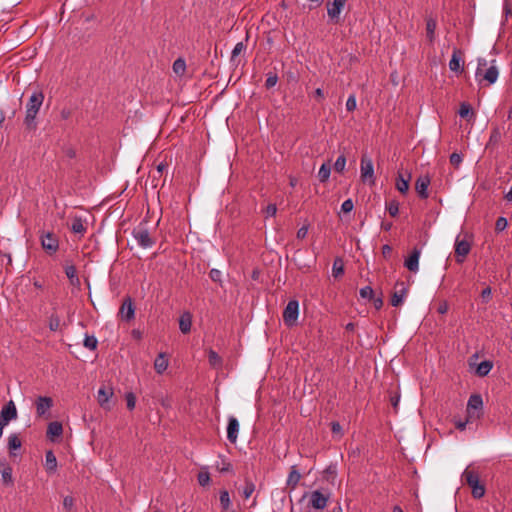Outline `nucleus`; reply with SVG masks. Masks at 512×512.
Segmentation results:
<instances>
[{
	"label": "nucleus",
	"mask_w": 512,
	"mask_h": 512,
	"mask_svg": "<svg viewBox=\"0 0 512 512\" xmlns=\"http://www.w3.org/2000/svg\"><path fill=\"white\" fill-rule=\"evenodd\" d=\"M473 420H474L473 418H469V415H467L465 421L455 420L454 423H455V426L457 429H459L460 431H463L465 429L466 425Z\"/></svg>",
	"instance_id": "13d9d810"
},
{
	"label": "nucleus",
	"mask_w": 512,
	"mask_h": 512,
	"mask_svg": "<svg viewBox=\"0 0 512 512\" xmlns=\"http://www.w3.org/2000/svg\"><path fill=\"white\" fill-rule=\"evenodd\" d=\"M209 277L214 282H221V271L218 269H211L209 272Z\"/></svg>",
	"instance_id": "bf43d9fd"
},
{
	"label": "nucleus",
	"mask_w": 512,
	"mask_h": 512,
	"mask_svg": "<svg viewBox=\"0 0 512 512\" xmlns=\"http://www.w3.org/2000/svg\"><path fill=\"white\" fill-rule=\"evenodd\" d=\"M45 469L48 473H54L57 469V459L52 450L45 454Z\"/></svg>",
	"instance_id": "b1692460"
},
{
	"label": "nucleus",
	"mask_w": 512,
	"mask_h": 512,
	"mask_svg": "<svg viewBox=\"0 0 512 512\" xmlns=\"http://www.w3.org/2000/svg\"><path fill=\"white\" fill-rule=\"evenodd\" d=\"M254 491H255V484L251 480L246 479L245 486L243 488V497L245 499H248L253 494Z\"/></svg>",
	"instance_id": "ea45409f"
},
{
	"label": "nucleus",
	"mask_w": 512,
	"mask_h": 512,
	"mask_svg": "<svg viewBox=\"0 0 512 512\" xmlns=\"http://www.w3.org/2000/svg\"><path fill=\"white\" fill-rule=\"evenodd\" d=\"M471 491H472V495L474 498L480 499L485 494V486L480 483L477 486H474L473 488H471Z\"/></svg>",
	"instance_id": "c03bdc74"
},
{
	"label": "nucleus",
	"mask_w": 512,
	"mask_h": 512,
	"mask_svg": "<svg viewBox=\"0 0 512 512\" xmlns=\"http://www.w3.org/2000/svg\"><path fill=\"white\" fill-rule=\"evenodd\" d=\"M410 174H408L407 178L404 177L402 173H398V177L396 178V189L402 193L406 194L409 190V182H410Z\"/></svg>",
	"instance_id": "5701e85b"
},
{
	"label": "nucleus",
	"mask_w": 512,
	"mask_h": 512,
	"mask_svg": "<svg viewBox=\"0 0 512 512\" xmlns=\"http://www.w3.org/2000/svg\"><path fill=\"white\" fill-rule=\"evenodd\" d=\"M487 62L485 59H479L478 67L476 70V78L481 82L482 80L487 81L488 85H491L496 82L499 71L497 66L495 65V60L491 62V65L483 72L482 67H485Z\"/></svg>",
	"instance_id": "7ed1b4c3"
},
{
	"label": "nucleus",
	"mask_w": 512,
	"mask_h": 512,
	"mask_svg": "<svg viewBox=\"0 0 512 512\" xmlns=\"http://www.w3.org/2000/svg\"><path fill=\"white\" fill-rule=\"evenodd\" d=\"M17 409L12 400H10L1 410L0 412V420L6 424H8L11 420H15L17 418Z\"/></svg>",
	"instance_id": "f8f14e48"
},
{
	"label": "nucleus",
	"mask_w": 512,
	"mask_h": 512,
	"mask_svg": "<svg viewBox=\"0 0 512 512\" xmlns=\"http://www.w3.org/2000/svg\"><path fill=\"white\" fill-rule=\"evenodd\" d=\"M63 433L62 424L58 421L49 423L47 428V437L54 440L55 437H60Z\"/></svg>",
	"instance_id": "4be33fe9"
},
{
	"label": "nucleus",
	"mask_w": 512,
	"mask_h": 512,
	"mask_svg": "<svg viewBox=\"0 0 512 512\" xmlns=\"http://www.w3.org/2000/svg\"><path fill=\"white\" fill-rule=\"evenodd\" d=\"M406 288L402 287L400 290L395 291L391 297V305L397 307L402 304L403 299L406 295Z\"/></svg>",
	"instance_id": "c756f323"
},
{
	"label": "nucleus",
	"mask_w": 512,
	"mask_h": 512,
	"mask_svg": "<svg viewBox=\"0 0 512 512\" xmlns=\"http://www.w3.org/2000/svg\"><path fill=\"white\" fill-rule=\"evenodd\" d=\"M421 249L414 247L410 255L406 258L404 266L411 272H417L419 269V258Z\"/></svg>",
	"instance_id": "ddd939ff"
},
{
	"label": "nucleus",
	"mask_w": 512,
	"mask_h": 512,
	"mask_svg": "<svg viewBox=\"0 0 512 512\" xmlns=\"http://www.w3.org/2000/svg\"><path fill=\"white\" fill-rule=\"evenodd\" d=\"M354 208V204H353V201L351 199H347L345 200L342 205H341V210L342 212L344 213H349L353 210Z\"/></svg>",
	"instance_id": "4d7b16f0"
},
{
	"label": "nucleus",
	"mask_w": 512,
	"mask_h": 512,
	"mask_svg": "<svg viewBox=\"0 0 512 512\" xmlns=\"http://www.w3.org/2000/svg\"><path fill=\"white\" fill-rule=\"evenodd\" d=\"M386 209L390 216L396 217L399 213V203L396 200H391L386 204Z\"/></svg>",
	"instance_id": "58836bf2"
},
{
	"label": "nucleus",
	"mask_w": 512,
	"mask_h": 512,
	"mask_svg": "<svg viewBox=\"0 0 512 512\" xmlns=\"http://www.w3.org/2000/svg\"><path fill=\"white\" fill-rule=\"evenodd\" d=\"M336 476H337V470H336V466L334 465H329L325 470H324V477L327 481L331 482L332 484L334 483L335 479H336Z\"/></svg>",
	"instance_id": "c9c22d12"
},
{
	"label": "nucleus",
	"mask_w": 512,
	"mask_h": 512,
	"mask_svg": "<svg viewBox=\"0 0 512 512\" xmlns=\"http://www.w3.org/2000/svg\"><path fill=\"white\" fill-rule=\"evenodd\" d=\"M462 479H463V481H465L467 483V485L470 488H473L474 486H477L478 484H480L478 473L475 472L474 470L469 469V468H467L463 472Z\"/></svg>",
	"instance_id": "6ab92c4d"
},
{
	"label": "nucleus",
	"mask_w": 512,
	"mask_h": 512,
	"mask_svg": "<svg viewBox=\"0 0 512 512\" xmlns=\"http://www.w3.org/2000/svg\"><path fill=\"white\" fill-rule=\"evenodd\" d=\"M239 423L238 420L231 416L228 419L227 438L231 443H235L238 437Z\"/></svg>",
	"instance_id": "f3484780"
},
{
	"label": "nucleus",
	"mask_w": 512,
	"mask_h": 512,
	"mask_svg": "<svg viewBox=\"0 0 512 512\" xmlns=\"http://www.w3.org/2000/svg\"><path fill=\"white\" fill-rule=\"evenodd\" d=\"M330 494H324L320 490L312 491L310 494L309 503L311 507L317 510H323L329 501Z\"/></svg>",
	"instance_id": "9d476101"
},
{
	"label": "nucleus",
	"mask_w": 512,
	"mask_h": 512,
	"mask_svg": "<svg viewBox=\"0 0 512 512\" xmlns=\"http://www.w3.org/2000/svg\"><path fill=\"white\" fill-rule=\"evenodd\" d=\"M65 274L70 280L71 284L77 285L79 284V279L77 277V270L75 265L73 264H66L65 265Z\"/></svg>",
	"instance_id": "c85d7f7f"
},
{
	"label": "nucleus",
	"mask_w": 512,
	"mask_h": 512,
	"mask_svg": "<svg viewBox=\"0 0 512 512\" xmlns=\"http://www.w3.org/2000/svg\"><path fill=\"white\" fill-rule=\"evenodd\" d=\"M278 81V77L276 74H271L267 77L266 81H265V87L267 89H270L272 87H274L276 85Z\"/></svg>",
	"instance_id": "6e6d98bb"
},
{
	"label": "nucleus",
	"mask_w": 512,
	"mask_h": 512,
	"mask_svg": "<svg viewBox=\"0 0 512 512\" xmlns=\"http://www.w3.org/2000/svg\"><path fill=\"white\" fill-rule=\"evenodd\" d=\"M507 225H508L507 219L504 217H499L496 220L495 228L499 232V231H503L507 227Z\"/></svg>",
	"instance_id": "5fc2aeb1"
},
{
	"label": "nucleus",
	"mask_w": 512,
	"mask_h": 512,
	"mask_svg": "<svg viewBox=\"0 0 512 512\" xmlns=\"http://www.w3.org/2000/svg\"><path fill=\"white\" fill-rule=\"evenodd\" d=\"M53 406V400L50 397L40 396L36 400V413L39 417L44 416Z\"/></svg>",
	"instance_id": "4468645a"
},
{
	"label": "nucleus",
	"mask_w": 512,
	"mask_h": 512,
	"mask_svg": "<svg viewBox=\"0 0 512 512\" xmlns=\"http://www.w3.org/2000/svg\"><path fill=\"white\" fill-rule=\"evenodd\" d=\"M244 50V44L242 42H239L235 45L234 49L232 50V56L231 59L233 60L237 55H239Z\"/></svg>",
	"instance_id": "052dcab7"
},
{
	"label": "nucleus",
	"mask_w": 512,
	"mask_h": 512,
	"mask_svg": "<svg viewBox=\"0 0 512 512\" xmlns=\"http://www.w3.org/2000/svg\"><path fill=\"white\" fill-rule=\"evenodd\" d=\"M430 179L428 176H420L415 182V190L420 198L426 199L428 197V186Z\"/></svg>",
	"instance_id": "2eb2a0df"
},
{
	"label": "nucleus",
	"mask_w": 512,
	"mask_h": 512,
	"mask_svg": "<svg viewBox=\"0 0 512 512\" xmlns=\"http://www.w3.org/2000/svg\"><path fill=\"white\" fill-rule=\"evenodd\" d=\"M299 314V303L297 300H290L283 311V320L287 326L296 323Z\"/></svg>",
	"instance_id": "423d86ee"
},
{
	"label": "nucleus",
	"mask_w": 512,
	"mask_h": 512,
	"mask_svg": "<svg viewBox=\"0 0 512 512\" xmlns=\"http://www.w3.org/2000/svg\"><path fill=\"white\" fill-rule=\"evenodd\" d=\"M481 298L484 302H488L491 298V288L487 287L485 288L481 293Z\"/></svg>",
	"instance_id": "338daca9"
},
{
	"label": "nucleus",
	"mask_w": 512,
	"mask_h": 512,
	"mask_svg": "<svg viewBox=\"0 0 512 512\" xmlns=\"http://www.w3.org/2000/svg\"><path fill=\"white\" fill-rule=\"evenodd\" d=\"M119 316L129 322L135 317V307L130 297H126L119 310Z\"/></svg>",
	"instance_id": "9b49d317"
},
{
	"label": "nucleus",
	"mask_w": 512,
	"mask_h": 512,
	"mask_svg": "<svg viewBox=\"0 0 512 512\" xmlns=\"http://www.w3.org/2000/svg\"><path fill=\"white\" fill-rule=\"evenodd\" d=\"M307 233H308V226H302L297 231V238L298 239H304L307 236Z\"/></svg>",
	"instance_id": "774afa93"
},
{
	"label": "nucleus",
	"mask_w": 512,
	"mask_h": 512,
	"mask_svg": "<svg viewBox=\"0 0 512 512\" xmlns=\"http://www.w3.org/2000/svg\"><path fill=\"white\" fill-rule=\"evenodd\" d=\"M71 230L75 234L83 235L86 232V226L84 225L80 217H75L72 221Z\"/></svg>",
	"instance_id": "2f4dec72"
},
{
	"label": "nucleus",
	"mask_w": 512,
	"mask_h": 512,
	"mask_svg": "<svg viewBox=\"0 0 512 512\" xmlns=\"http://www.w3.org/2000/svg\"><path fill=\"white\" fill-rule=\"evenodd\" d=\"M60 327V319L56 315H52L49 320V328L51 331H57Z\"/></svg>",
	"instance_id": "8fccbe9b"
},
{
	"label": "nucleus",
	"mask_w": 512,
	"mask_h": 512,
	"mask_svg": "<svg viewBox=\"0 0 512 512\" xmlns=\"http://www.w3.org/2000/svg\"><path fill=\"white\" fill-rule=\"evenodd\" d=\"M197 478L199 485L203 487L210 483V474L208 472H200Z\"/></svg>",
	"instance_id": "a18cd8bd"
},
{
	"label": "nucleus",
	"mask_w": 512,
	"mask_h": 512,
	"mask_svg": "<svg viewBox=\"0 0 512 512\" xmlns=\"http://www.w3.org/2000/svg\"><path fill=\"white\" fill-rule=\"evenodd\" d=\"M168 367V360L164 353H160L154 362V368L158 374H162Z\"/></svg>",
	"instance_id": "a878e982"
},
{
	"label": "nucleus",
	"mask_w": 512,
	"mask_h": 512,
	"mask_svg": "<svg viewBox=\"0 0 512 512\" xmlns=\"http://www.w3.org/2000/svg\"><path fill=\"white\" fill-rule=\"evenodd\" d=\"M464 63V51L459 48H454L450 58V71L462 74L464 72Z\"/></svg>",
	"instance_id": "1a4fd4ad"
},
{
	"label": "nucleus",
	"mask_w": 512,
	"mask_h": 512,
	"mask_svg": "<svg viewBox=\"0 0 512 512\" xmlns=\"http://www.w3.org/2000/svg\"><path fill=\"white\" fill-rule=\"evenodd\" d=\"M132 234L137 243L143 248L151 247L155 243L149 231L143 226H138L137 228H135Z\"/></svg>",
	"instance_id": "0eeeda50"
},
{
	"label": "nucleus",
	"mask_w": 512,
	"mask_h": 512,
	"mask_svg": "<svg viewBox=\"0 0 512 512\" xmlns=\"http://www.w3.org/2000/svg\"><path fill=\"white\" fill-rule=\"evenodd\" d=\"M462 160H463L462 154L456 153V152L450 154V164L455 166L456 168L459 167Z\"/></svg>",
	"instance_id": "de8ad7c7"
},
{
	"label": "nucleus",
	"mask_w": 512,
	"mask_h": 512,
	"mask_svg": "<svg viewBox=\"0 0 512 512\" xmlns=\"http://www.w3.org/2000/svg\"><path fill=\"white\" fill-rule=\"evenodd\" d=\"M208 361L213 368H220L222 366V358L212 349L208 352Z\"/></svg>",
	"instance_id": "473e14b6"
},
{
	"label": "nucleus",
	"mask_w": 512,
	"mask_h": 512,
	"mask_svg": "<svg viewBox=\"0 0 512 512\" xmlns=\"http://www.w3.org/2000/svg\"><path fill=\"white\" fill-rule=\"evenodd\" d=\"M41 245L42 248L48 254H54L59 248V240L55 234L51 232L43 233L41 235Z\"/></svg>",
	"instance_id": "6e6552de"
},
{
	"label": "nucleus",
	"mask_w": 512,
	"mask_h": 512,
	"mask_svg": "<svg viewBox=\"0 0 512 512\" xmlns=\"http://www.w3.org/2000/svg\"><path fill=\"white\" fill-rule=\"evenodd\" d=\"M84 346L90 350H95L98 345V341L93 335H86L84 339Z\"/></svg>",
	"instance_id": "a19ab883"
},
{
	"label": "nucleus",
	"mask_w": 512,
	"mask_h": 512,
	"mask_svg": "<svg viewBox=\"0 0 512 512\" xmlns=\"http://www.w3.org/2000/svg\"><path fill=\"white\" fill-rule=\"evenodd\" d=\"M392 254V247L388 244L382 246V255L384 258L388 259Z\"/></svg>",
	"instance_id": "e2e57ef3"
},
{
	"label": "nucleus",
	"mask_w": 512,
	"mask_h": 512,
	"mask_svg": "<svg viewBox=\"0 0 512 512\" xmlns=\"http://www.w3.org/2000/svg\"><path fill=\"white\" fill-rule=\"evenodd\" d=\"M492 368H493V362L490 360H485L477 365V367L475 369V373L480 377H484V376L488 375V373L491 371Z\"/></svg>",
	"instance_id": "bb28decb"
},
{
	"label": "nucleus",
	"mask_w": 512,
	"mask_h": 512,
	"mask_svg": "<svg viewBox=\"0 0 512 512\" xmlns=\"http://www.w3.org/2000/svg\"><path fill=\"white\" fill-rule=\"evenodd\" d=\"M436 28V23L432 19H429L426 24L427 37L432 40L434 31Z\"/></svg>",
	"instance_id": "09e8293b"
},
{
	"label": "nucleus",
	"mask_w": 512,
	"mask_h": 512,
	"mask_svg": "<svg viewBox=\"0 0 512 512\" xmlns=\"http://www.w3.org/2000/svg\"><path fill=\"white\" fill-rule=\"evenodd\" d=\"M389 400H390L392 407L394 408V410L396 412L397 408H398L399 401H400V395L397 392H390Z\"/></svg>",
	"instance_id": "603ef678"
},
{
	"label": "nucleus",
	"mask_w": 512,
	"mask_h": 512,
	"mask_svg": "<svg viewBox=\"0 0 512 512\" xmlns=\"http://www.w3.org/2000/svg\"><path fill=\"white\" fill-rule=\"evenodd\" d=\"M22 446L21 439L17 434H11L8 438V449L12 456H16L17 454L14 453V450L20 449Z\"/></svg>",
	"instance_id": "cd10ccee"
},
{
	"label": "nucleus",
	"mask_w": 512,
	"mask_h": 512,
	"mask_svg": "<svg viewBox=\"0 0 512 512\" xmlns=\"http://www.w3.org/2000/svg\"><path fill=\"white\" fill-rule=\"evenodd\" d=\"M360 172L363 182H369L371 185L375 183L373 162L366 154L362 155Z\"/></svg>",
	"instance_id": "39448f33"
},
{
	"label": "nucleus",
	"mask_w": 512,
	"mask_h": 512,
	"mask_svg": "<svg viewBox=\"0 0 512 512\" xmlns=\"http://www.w3.org/2000/svg\"><path fill=\"white\" fill-rule=\"evenodd\" d=\"M357 108L356 96L351 94L346 102V109L349 112H353Z\"/></svg>",
	"instance_id": "49530a36"
},
{
	"label": "nucleus",
	"mask_w": 512,
	"mask_h": 512,
	"mask_svg": "<svg viewBox=\"0 0 512 512\" xmlns=\"http://www.w3.org/2000/svg\"><path fill=\"white\" fill-rule=\"evenodd\" d=\"M125 398H126L127 408L129 410H133L135 408V404H136L135 395L132 392H129L126 394Z\"/></svg>",
	"instance_id": "3c124183"
},
{
	"label": "nucleus",
	"mask_w": 512,
	"mask_h": 512,
	"mask_svg": "<svg viewBox=\"0 0 512 512\" xmlns=\"http://www.w3.org/2000/svg\"><path fill=\"white\" fill-rule=\"evenodd\" d=\"M44 94L42 91H35L29 98L26 104V115L24 119V124L27 129L35 130L36 129V116L43 104Z\"/></svg>",
	"instance_id": "f257e3e1"
},
{
	"label": "nucleus",
	"mask_w": 512,
	"mask_h": 512,
	"mask_svg": "<svg viewBox=\"0 0 512 512\" xmlns=\"http://www.w3.org/2000/svg\"><path fill=\"white\" fill-rule=\"evenodd\" d=\"M371 301L373 302V305L375 307L376 310H379L382 308L383 306V299L381 296L379 297H373V299H371Z\"/></svg>",
	"instance_id": "0e129e2a"
},
{
	"label": "nucleus",
	"mask_w": 512,
	"mask_h": 512,
	"mask_svg": "<svg viewBox=\"0 0 512 512\" xmlns=\"http://www.w3.org/2000/svg\"><path fill=\"white\" fill-rule=\"evenodd\" d=\"M112 395H113L112 388H107L105 386L101 387L98 390V397H97L100 406L104 407V408L108 407L107 404Z\"/></svg>",
	"instance_id": "412c9836"
},
{
	"label": "nucleus",
	"mask_w": 512,
	"mask_h": 512,
	"mask_svg": "<svg viewBox=\"0 0 512 512\" xmlns=\"http://www.w3.org/2000/svg\"><path fill=\"white\" fill-rule=\"evenodd\" d=\"M330 172H331L330 165L326 164V163L322 164L319 169V172H318V177H319L320 182H322V183L326 182L329 179Z\"/></svg>",
	"instance_id": "f704fd0d"
},
{
	"label": "nucleus",
	"mask_w": 512,
	"mask_h": 512,
	"mask_svg": "<svg viewBox=\"0 0 512 512\" xmlns=\"http://www.w3.org/2000/svg\"><path fill=\"white\" fill-rule=\"evenodd\" d=\"M483 400L480 394H472L467 403V415L477 420L482 415Z\"/></svg>",
	"instance_id": "20e7f679"
},
{
	"label": "nucleus",
	"mask_w": 512,
	"mask_h": 512,
	"mask_svg": "<svg viewBox=\"0 0 512 512\" xmlns=\"http://www.w3.org/2000/svg\"><path fill=\"white\" fill-rule=\"evenodd\" d=\"M301 479V475L298 472L296 466H292L287 479V486L291 489H295Z\"/></svg>",
	"instance_id": "393cba45"
},
{
	"label": "nucleus",
	"mask_w": 512,
	"mask_h": 512,
	"mask_svg": "<svg viewBox=\"0 0 512 512\" xmlns=\"http://www.w3.org/2000/svg\"><path fill=\"white\" fill-rule=\"evenodd\" d=\"M360 297L371 300L375 296L374 290L370 286H365L359 290Z\"/></svg>",
	"instance_id": "79ce46f5"
},
{
	"label": "nucleus",
	"mask_w": 512,
	"mask_h": 512,
	"mask_svg": "<svg viewBox=\"0 0 512 512\" xmlns=\"http://www.w3.org/2000/svg\"><path fill=\"white\" fill-rule=\"evenodd\" d=\"M473 242V236L470 233H463L457 236L455 240V256L458 263H462L470 253Z\"/></svg>",
	"instance_id": "f03ea898"
},
{
	"label": "nucleus",
	"mask_w": 512,
	"mask_h": 512,
	"mask_svg": "<svg viewBox=\"0 0 512 512\" xmlns=\"http://www.w3.org/2000/svg\"><path fill=\"white\" fill-rule=\"evenodd\" d=\"M72 110L70 108H63L60 112V117L63 120H67L71 117Z\"/></svg>",
	"instance_id": "69168bd1"
},
{
	"label": "nucleus",
	"mask_w": 512,
	"mask_h": 512,
	"mask_svg": "<svg viewBox=\"0 0 512 512\" xmlns=\"http://www.w3.org/2000/svg\"><path fill=\"white\" fill-rule=\"evenodd\" d=\"M220 504L224 510H228L231 507V501L227 490L220 492Z\"/></svg>",
	"instance_id": "4c0bfd02"
},
{
	"label": "nucleus",
	"mask_w": 512,
	"mask_h": 512,
	"mask_svg": "<svg viewBox=\"0 0 512 512\" xmlns=\"http://www.w3.org/2000/svg\"><path fill=\"white\" fill-rule=\"evenodd\" d=\"M0 467H2L1 475H2L3 482L5 484H12L13 483L12 468L2 462H0Z\"/></svg>",
	"instance_id": "7c9ffc66"
},
{
	"label": "nucleus",
	"mask_w": 512,
	"mask_h": 512,
	"mask_svg": "<svg viewBox=\"0 0 512 512\" xmlns=\"http://www.w3.org/2000/svg\"><path fill=\"white\" fill-rule=\"evenodd\" d=\"M74 503H75V499H74V497H72L70 495L64 497V499H63V507L67 511L72 510V508L74 507Z\"/></svg>",
	"instance_id": "864d4df0"
},
{
	"label": "nucleus",
	"mask_w": 512,
	"mask_h": 512,
	"mask_svg": "<svg viewBox=\"0 0 512 512\" xmlns=\"http://www.w3.org/2000/svg\"><path fill=\"white\" fill-rule=\"evenodd\" d=\"M276 212H277V207L275 204H269L267 207H266V210H265V213H266V216L267 217H273L276 215Z\"/></svg>",
	"instance_id": "680f3d73"
},
{
	"label": "nucleus",
	"mask_w": 512,
	"mask_h": 512,
	"mask_svg": "<svg viewBox=\"0 0 512 512\" xmlns=\"http://www.w3.org/2000/svg\"><path fill=\"white\" fill-rule=\"evenodd\" d=\"M458 114L461 118L465 119L468 122L473 121L475 119V112L471 104L468 102H462L460 104Z\"/></svg>",
	"instance_id": "a211bd4d"
},
{
	"label": "nucleus",
	"mask_w": 512,
	"mask_h": 512,
	"mask_svg": "<svg viewBox=\"0 0 512 512\" xmlns=\"http://www.w3.org/2000/svg\"><path fill=\"white\" fill-rule=\"evenodd\" d=\"M345 165L346 157L344 155H340L334 163V170L338 173H342L345 169Z\"/></svg>",
	"instance_id": "37998d69"
},
{
	"label": "nucleus",
	"mask_w": 512,
	"mask_h": 512,
	"mask_svg": "<svg viewBox=\"0 0 512 512\" xmlns=\"http://www.w3.org/2000/svg\"><path fill=\"white\" fill-rule=\"evenodd\" d=\"M344 273V266L341 259H336L333 263L332 274L335 278L341 276Z\"/></svg>",
	"instance_id": "e433bc0d"
},
{
	"label": "nucleus",
	"mask_w": 512,
	"mask_h": 512,
	"mask_svg": "<svg viewBox=\"0 0 512 512\" xmlns=\"http://www.w3.org/2000/svg\"><path fill=\"white\" fill-rule=\"evenodd\" d=\"M346 1L347 0H333L332 3L327 4V13L332 20L339 18V15L346 4Z\"/></svg>",
	"instance_id": "dca6fc26"
},
{
	"label": "nucleus",
	"mask_w": 512,
	"mask_h": 512,
	"mask_svg": "<svg viewBox=\"0 0 512 512\" xmlns=\"http://www.w3.org/2000/svg\"><path fill=\"white\" fill-rule=\"evenodd\" d=\"M173 72L178 75V76H182L184 75L185 71H186V62L183 58H178L174 61L173 63Z\"/></svg>",
	"instance_id": "72a5a7b5"
},
{
	"label": "nucleus",
	"mask_w": 512,
	"mask_h": 512,
	"mask_svg": "<svg viewBox=\"0 0 512 512\" xmlns=\"http://www.w3.org/2000/svg\"><path fill=\"white\" fill-rule=\"evenodd\" d=\"M192 326V315L190 312H184L179 319V328L183 334L190 332Z\"/></svg>",
	"instance_id": "aec40b11"
}]
</instances>
